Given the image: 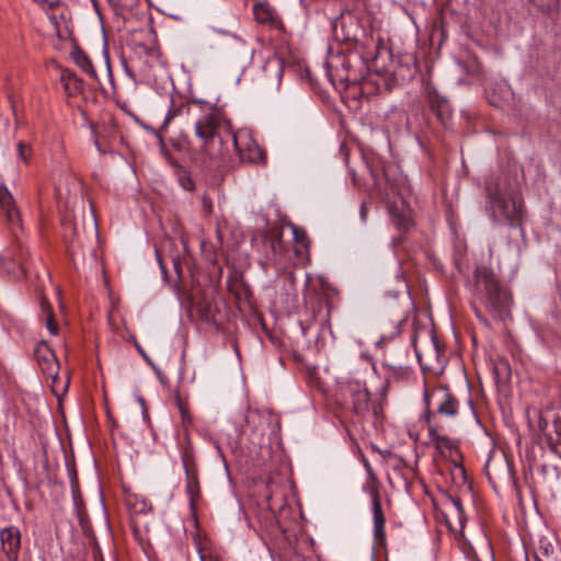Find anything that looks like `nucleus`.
Listing matches in <instances>:
<instances>
[{
    "label": "nucleus",
    "instance_id": "f257e3e1",
    "mask_svg": "<svg viewBox=\"0 0 561 561\" xmlns=\"http://www.w3.org/2000/svg\"><path fill=\"white\" fill-rule=\"evenodd\" d=\"M474 277L482 304L493 317L503 318L511 305V296L501 288L496 276L488 267H478Z\"/></svg>",
    "mask_w": 561,
    "mask_h": 561
},
{
    "label": "nucleus",
    "instance_id": "f03ea898",
    "mask_svg": "<svg viewBox=\"0 0 561 561\" xmlns=\"http://www.w3.org/2000/svg\"><path fill=\"white\" fill-rule=\"evenodd\" d=\"M489 209L494 221L504 220L511 227L522 228L524 217L523 201L517 197L506 198L499 190L488 187Z\"/></svg>",
    "mask_w": 561,
    "mask_h": 561
},
{
    "label": "nucleus",
    "instance_id": "7ed1b4c3",
    "mask_svg": "<svg viewBox=\"0 0 561 561\" xmlns=\"http://www.w3.org/2000/svg\"><path fill=\"white\" fill-rule=\"evenodd\" d=\"M423 401L426 405V414L435 412L444 416H455L458 413L459 402L446 388L425 391Z\"/></svg>",
    "mask_w": 561,
    "mask_h": 561
},
{
    "label": "nucleus",
    "instance_id": "20e7f679",
    "mask_svg": "<svg viewBox=\"0 0 561 561\" xmlns=\"http://www.w3.org/2000/svg\"><path fill=\"white\" fill-rule=\"evenodd\" d=\"M230 127L224 115L213 110L195 123V134L202 144L207 142L213 136L225 131Z\"/></svg>",
    "mask_w": 561,
    "mask_h": 561
},
{
    "label": "nucleus",
    "instance_id": "39448f33",
    "mask_svg": "<svg viewBox=\"0 0 561 561\" xmlns=\"http://www.w3.org/2000/svg\"><path fill=\"white\" fill-rule=\"evenodd\" d=\"M230 144L238 147V135L232 133L231 127L201 144V149L209 159H219L228 151Z\"/></svg>",
    "mask_w": 561,
    "mask_h": 561
},
{
    "label": "nucleus",
    "instance_id": "423d86ee",
    "mask_svg": "<svg viewBox=\"0 0 561 561\" xmlns=\"http://www.w3.org/2000/svg\"><path fill=\"white\" fill-rule=\"evenodd\" d=\"M426 96L430 107L443 125H447L450 118V105L446 98L440 95L433 83L423 78V96Z\"/></svg>",
    "mask_w": 561,
    "mask_h": 561
},
{
    "label": "nucleus",
    "instance_id": "0eeeda50",
    "mask_svg": "<svg viewBox=\"0 0 561 561\" xmlns=\"http://www.w3.org/2000/svg\"><path fill=\"white\" fill-rule=\"evenodd\" d=\"M35 356L38 366L43 374L51 378L53 385L51 390L56 396H59L56 389V381L58 379L59 363L55 356V353L45 344L39 343L35 348Z\"/></svg>",
    "mask_w": 561,
    "mask_h": 561
},
{
    "label": "nucleus",
    "instance_id": "6e6552de",
    "mask_svg": "<svg viewBox=\"0 0 561 561\" xmlns=\"http://www.w3.org/2000/svg\"><path fill=\"white\" fill-rule=\"evenodd\" d=\"M242 161L251 163H265L264 150L249 135H238V147H234Z\"/></svg>",
    "mask_w": 561,
    "mask_h": 561
},
{
    "label": "nucleus",
    "instance_id": "1a4fd4ad",
    "mask_svg": "<svg viewBox=\"0 0 561 561\" xmlns=\"http://www.w3.org/2000/svg\"><path fill=\"white\" fill-rule=\"evenodd\" d=\"M182 461L186 474V492L190 495L191 502L194 503L199 497L201 491L197 467L190 450L183 453Z\"/></svg>",
    "mask_w": 561,
    "mask_h": 561
},
{
    "label": "nucleus",
    "instance_id": "9d476101",
    "mask_svg": "<svg viewBox=\"0 0 561 561\" xmlns=\"http://www.w3.org/2000/svg\"><path fill=\"white\" fill-rule=\"evenodd\" d=\"M425 421L428 427L430 444H433L442 455H445L447 451L450 453L454 448V444L448 436L438 434V428L440 426L436 422L435 412H428L425 414Z\"/></svg>",
    "mask_w": 561,
    "mask_h": 561
},
{
    "label": "nucleus",
    "instance_id": "9b49d317",
    "mask_svg": "<svg viewBox=\"0 0 561 561\" xmlns=\"http://www.w3.org/2000/svg\"><path fill=\"white\" fill-rule=\"evenodd\" d=\"M0 207L11 226H21V216L15 199L5 185H0Z\"/></svg>",
    "mask_w": 561,
    "mask_h": 561
},
{
    "label": "nucleus",
    "instance_id": "f8f14e48",
    "mask_svg": "<svg viewBox=\"0 0 561 561\" xmlns=\"http://www.w3.org/2000/svg\"><path fill=\"white\" fill-rule=\"evenodd\" d=\"M388 213L391 221L399 228L408 230L411 225V209L403 199L389 203Z\"/></svg>",
    "mask_w": 561,
    "mask_h": 561
},
{
    "label": "nucleus",
    "instance_id": "ddd939ff",
    "mask_svg": "<svg viewBox=\"0 0 561 561\" xmlns=\"http://www.w3.org/2000/svg\"><path fill=\"white\" fill-rule=\"evenodd\" d=\"M350 393L352 396L353 410L359 415L367 413L370 408L367 388L359 382H355L350 386Z\"/></svg>",
    "mask_w": 561,
    "mask_h": 561
},
{
    "label": "nucleus",
    "instance_id": "4468645a",
    "mask_svg": "<svg viewBox=\"0 0 561 561\" xmlns=\"http://www.w3.org/2000/svg\"><path fill=\"white\" fill-rule=\"evenodd\" d=\"M4 553L10 560H16L20 549V531L15 527H7L0 533Z\"/></svg>",
    "mask_w": 561,
    "mask_h": 561
},
{
    "label": "nucleus",
    "instance_id": "2eb2a0df",
    "mask_svg": "<svg viewBox=\"0 0 561 561\" xmlns=\"http://www.w3.org/2000/svg\"><path fill=\"white\" fill-rule=\"evenodd\" d=\"M28 257L27 249H23L21 245L19 247V252L16 255H0V268H3L8 273L16 274L15 266L19 267L21 274H25V263Z\"/></svg>",
    "mask_w": 561,
    "mask_h": 561
},
{
    "label": "nucleus",
    "instance_id": "dca6fc26",
    "mask_svg": "<svg viewBox=\"0 0 561 561\" xmlns=\"http://www.w3.org/2000/svg\"><path fill=\"white\" fill-rule=\"evenodd\" d=\"M373 518L375 537L382 542L385 540V516L381 508L380 497L377 491L371 493Z\"/></svg>",
    "mask_w": 561,
    "mask_h": 561
},
{
    "label": "nucleus",
    "instance_id": "f3484780",
    "mask_svg": "<svg viewBox=\"0 0 561 561\" xmlns=\"http://www.w3.org/2000/svg\"><path fill=\"white\" fill-rule=\"evenodd\" d=\"M446 505H447V512H445V511L442 512V517H443L444 522L446 523V525L451 529V522L449 519V515L453 514L458 519L459 525L462 528L465 520H466V516H465V511H463L460 500L450 499L449 501H447Z\"/></svg>",
    "mask_w": 561,
    "mask_h": 561
},
{
    "label": "nucleus",
    "instance_id": "a211bd4d",
    "mask_svg": "<svg viewBox=\"0 0 561 561\" xmlns=\"http://www.w3.org/2000/svg\"><path fill=\"white\" fill-rule=\"evenodd\" d=\"M71 56L76 65L80 67L83 72H85L93 79L96 78V72L94 70L92 61L83 50L76 49L72 51Z\"/></svg>",
    "mask_w": 561,
    "mask_h": 561
},
{
    "label": "nucleus",
    "instance_id": "6ab92c4d",
    "mask_svg": "<svg viewBox=\"0 0 561 561\" xmlns=\"http://www.w3.org/2000/svg\"><path fill=\"white\" fill-rule=\"evenodd\" d=\"M42 306V312H43V316L45 317V321H46V328L47 330L53 334V335H56L58 333V325L57 323L55 322V319H54V313H53V309L51 307L49 306V304L45 300L42 301L41 304Z\"/></svg>",
    "mask_w": 561,
    "mask_h": 561
},
{
    "label": "nucleus",
    "instance_id": "aec40b11",
    "mask_svg": "<svg viewBox=\"0 0 561 561\" xmlns=\"http://www.w3.org/2000/svg\"><path fill=\"white\" fill-rule=\"evenodd\" d=\"M133 499H134L133 495H127L126 505L129 507V510L134 514H142V513L150 511L151 505L148 501H146L145 499H141L139 504L136 506V504H133Z\"/></svg>",
    "mask_w": 561,
    "mask_h": 561
},
{
    "label": "nucleus",
    "instance_id": "412c9836",
    "mask_svg": "<svg viewBox=\"0 0 561 561\" xmlns=\"http://www.w3.org/2000/svg\"><path fill=\"white\" fill-rule=\"evenodd\" d=\"M543 13H550L559 5V0H529Z\"/></svg>",
    "mask_w": 561,
    "mask_h": 561
},
{
    "label": "nucleus",
    "instance_id": "4be33fe9",
    "mask_svg": "<svg viewBox=\"0 0 561 561\" xmlns=\"http://www.w3.org/2000/svg\"><path fill=\"white\" fill-rule=\"evenodd\" d=\"M49 21L55 28V32L58 36H62L61 26L64 24V11L61 10L59 13L49 14Z\"/></svg>",
    "mask_w": 561,
    "mask_h": 561
},
{
    "label": "nucleus",
    "instance_id": "5701e85b",
    "mask_svg": "<svg viewBox=\"0 0 561 561\" xmlns=\"http://www.w3.org/2000/svg\"><path fill=\"white\" fill-rule=\"evenodd\" d=\"M293 232L297 243L300 245V249H296V252L306 250L308 248V239L305 231H300L297 227L294 226Z\"/></svg>",
    "mask_w": 561,
    "mask_h": 561
},
{
    "label": "nucleus",
    "instance_id": "b1692460",
    "mask_svg": "<svg viewBox=\"0 0 561 561\" xmlns=\"http://www.w3.org/2000/svg\"><path fill=\"white\" fill-rule=\"evenodd\" d=\"M427 501L431 503L433 508L437 512V502H436V500L432 496V494L427 491L426 486L423 484V499H422L423 506L427 504ZM436 517L438 518V514L437 513H436Z\"/></svg>",
    "mask_w": 561,
    "mask_h": 561
},
{
    "label": "nucleus",
    "instance_id": "393cba45",
    "mask_svg": "<svg viewBox=\"0 0 561 561\" xmlns=\"http://www.w3.org/2000/svg\"><path fill=\"white\" fill-rule=\"evenodd\" d=\"M37 2L44 10L47 9H59L60 0H34Z\"/></svg>",
    "mask_w": 561,
    "mask_h": 561
},
{
    "label": "nucleus",
    "instance_id": "a878e982",
    "mask_svg": "<svg viewBox=\"0 0 561 561\" xmlns=\"http://www.w3.org/2000/svg\"><path fill=\"white\" fill-rule=\"evenodd\" d=\"M182 112H188V107L186 105L182 104L178 108L170 110L168 115H167V117H165V122H169L173 117H175L178 115H181Z\"/></svg>",
    "mask_w": 561,
    "mask_h": 561
},
{
    "label": "nucleus",
    "instance_id": "bb28decb",
    "mask_svg": "<svg viewBox=\"0 0 561 561\" xmlns=\"http://www.w3.org/2000/svg\"><path fill=\"white\" fill-rule=\"evenodd\" d=\"M28 146L23 142V141H20L18 144V150H19V156L20 158L24 161V162H27L28 161V158L26 156V151L28 150Z\"/></svg>",
    "mask_w": 561,
    "mask_h": 561
},
{
    "label": "nucleus",
    "instance_id": "cd10ccee",
    "mask_svg": "<svg viewBox=\"0 0 561 561\" xmlns=\"http://www.w3.org/2000/svg\"><path fill=\"white\" fill-rule=\"evenodd\" d=\"M486 98L489 100V103L495 107L501 106L500 98H496L494 94H490V90L485 89Z\"/></svg>",
    "mask_w": 561,
    "mask_h": 561
},
{
    "label": "nucleus",
    "instance_id": "c85d7f7f",
    "mask_svg": "<svg viewBox=\"0 0 561 561\" xmlns=\"http://www.w3.org/2000/svg\"><path fill=\"white\" fill-rule=\"evenodd\" d=\"M453 476L454 478H461L463 482H466L465 471L462 468H456Z\"/></svg>",
    "mask_w": 561,
    "mask_h": 561
},
{
    "label": "nucleus",
    "instance_id": "c756f323",
    "mask_svg": "<svg viewBox=\"0 0 561 561\" xmlns=\"http://www.w3.org/2000/svg\"><path fill=\"white\" fill-rule=\"evenodd\" d=\"M134 344L137 348V351L141 354V356L147 360V362H150L149 357L147 356V354L145 353L144 348L138 344L137 341H134Z\"/></svg>",
    "mask_w": 561,
    "mask_h": 561
},
{
    "label": "nucleus",
    "instance_id": "7c9ffc66",
    "mask_svg": "<svg viewBox=\"0 0 561 561\" xmlns=\"http://www.w3.org/2000/svg\"><path fill=\"white\" fill-rule=\"evenodd\" d=\"M412 342H413V345H414L415 356L417 358V362L421 363L422 354L419 352L417 346H416V335L413 336Z\"/></svg>",
    "mask_w": 561,
    "mask_h": 561
},
{
    "label": "nucleus",
    "instance_id": "2f4dec72",
    "mask_svg": "<svg viewBox=\"0 0 561 561\" xmlns=\"http://www.w3.org/2000/svg\"><path fill=\"white\" fill-rule=\"evenodd\" d=\"M491 467H492V460L489 459L485 463L484 470L489 479H491Z\"/></svg>",
    "mask_w": 561,
    "mask_h": 561
},
{
    "label": "nucleus",
    "instance_id": "473e14b6",
    "mask_svg": "<svg viewBox=\"0 0 561 561\" xmlns=\"http://www.w3.org/2000/svg\"><path fill=\"white\" fill-rule=\"evenodd\" d=\"M263 11V9L261 7H255L254 9V13H255V16L256 19H259L260 21H265L266 18H261V12Z\"/></svg>",
    "mask_w": 561,
    "mask_h": 561
},
{
    "label": "nucleus",
    "instance_id": "72a5a7b5",
    "mask_svg": "<svg viewBox=\"0 0 561 561\" xmlns=\"http://www.w3.org/2000/svg\"><path fill=\"white\" fill-rule=\"evenodd\" d=\"M423 316H425L426 318H428L431 320V322L433 323V316H432V312L431 310H425L423 308Z\"/></svg>",
    "mask_w": 561,
    "mask_h": 561
},
{
    "label": "nucleus",
    "instance_id": "f704fd0d",
    "mask_svg": "<svg viewBox=\"0 0 561 561\" xmlns=\"http://www.w3.org/2000/svg\"><path fill=\"white\" fill-rule=\"evenodd\" d=\"M433 344H434V346H433V352H434V353H437V352H438V345H437V342H436V337H435V336H433Z\"/></svg>",
    "mask_w": 561,
    "mask_h": 561
},
{
    "label": "nucleus",
    "instance_id": "c9c22d12",
    "mask_svg": "<svg viewBox=\"0 0 561 561\" xmlns=\"http://www.w3.org/2000/svg\"><path fill=\"white\" fill-rule=\"evenodd\" d=\"M364 466L366 468V470L370 473V476L373 477V472H371V469H370V466L369 463L367 462V460H364Z\"/></svg>",
    "mask_w": 561,
    "mask_h": 561
},
{
    "label": "nucleus",
    "instance_id": "e433bc0d",
    "mask_svg": "<svg viewBox=\"0 0 561 561\" xmlns=\"http://www.w3.org/2000/svg\"><path fill=\"white\" fill-rule=\"evenodd\" d=\"M131 495L134 496V499H133V504H136V506H137V505L139 504V502H140V500H141V499H138V496H137V495H134V494H131Z\"/></svg>",
    "mask_w": 561,
    "mask_h": 561
},
{
    "label": "nucleus",
    "instance_id": "4c0bfd02",
    "mask_svg": "<svg viewBox=\"0 0 561 561\" xmlns=\"http://www.w3.org/2000/svg\"><path fill=\"white\" fill-rule=\"evenodd\" d=\"M474 312L479 319H481L483 322H485V319L481 317V314L479 313V311L477 309H474Z\"/></svg>",
    "mask_w": 561,
    "mask_h": 561
},
{
    "label": "nucleus",
    "instance_id": "58836bf2",
    "mask_svg": "<svg viewBox=\"0 0 561 561\" xmlns=\"http://www.w3.org/2000/svg\"><path fill=\"white\" fill-rule=\"evenodd\" d=\"M379 453H380V455H382L383 457H386V455H388V456H390V455H391L389 450H386L385 453H382V451H379Z\"/></svg>",
    "mask_w": 561,
    "mask_h": 561
},
{
    "label": "nucleus",
    "instance_id": "ea45409f",
    "mask_svg": "<svg viewBox=\"0 0 561 561\" xmlns=\"http://www.w3.org/2000/svg\"><path fill=\"white\" fill-rule=\"evenodd\" d=\"M386 340V336H381L380 340H378V344L382 343Z\"/></svg>",
    "mask_w": 561,
    "mask_h": 561
},
{
    "label": "nucleus",
    "instance_id": "a19ab883",
    "mask_svg": "<svg viewBox=\"0 0 561 561\" xmlns=\"http://www.w3.org/2000/svg\"><path fill=\"white\" fill-rule=\"evenodd\" d=\"M426 72L430 76L431 75V67L426 65Z\"/></svg>",
    "mask_w": 561,
    "mask_h": 561
},
{
    "label": "nucleus",
    "instance_id": "79ce46f5",
    "mask_svg": "<svg viewBox=\"0 0 561 561\" xmlns=\"http://www.w3.org/2000/svg\"><path fill=\"white\" fill-rule=\"evenodd\" d=\"M425 369H431V367L427 365H423L422 370H425Z\"/></svg>",
    "mask_w": 561,
    "mask_h": 561
},
{
    "label": "nucleus",
    "instance_id": "37998d69",
    "mask_svg": "<svg viewBox=\"0 0 561 561\" xmlns=\"http://www.w3.org/2000/svg\"><path fill=\"white\" fill-rule=\"evenodd\" d=\"M360 213H362V216H364V214H365L364 205L362 206Z\"/></svg>",
    "mask_w": 561,
    "mask_h": 561
},
{
    "label": "nucleus",
    "instance_id": "c03bdc74",
    "mask_svg": "<svg viewBox=\"0 0 561 561\" xmlns=\"http://www.w3.org/2000/svg\"><path fill=\"white\" fill-rule=\"evenodd\" d=\"M352 180H353V183L356 185L357 183H356V178H355V175H353V179H352Z\"/></svg>",
    "mask_w": 561,
    "mask_h": 561
},
{
    "label": "nucleus",
    "instance_id": "a18cd8bd",
    "mask_svg": "<svg viewBox=\"0 0 561 561\" xmlns=\"http://www.w3.org/2000/svg\"><path fill=\"white\" fill-rule=\"evenodd\" d=\"M397 333V331H392V333L390 334V339Z\"/></svg>",
    "mask_w": 561,
    "mask_h": 561
},
{
    "label": "nucleus",
    "instance_id": "49530a36",
    "mask_svg": "<svg viewBox=\"0 0 561 561\" xmlns=\"http://www.w3.org/2000/svg\"><path fill=\"white\" fill-rule=\"evenodd\" d=\"M160 266H161V270H162L163 272H165V271H164V266L162 265V263H161V262H160Z\"/></svg>",
    "mask_w": 561,
    "mask_h": 561
}]
</instances>
